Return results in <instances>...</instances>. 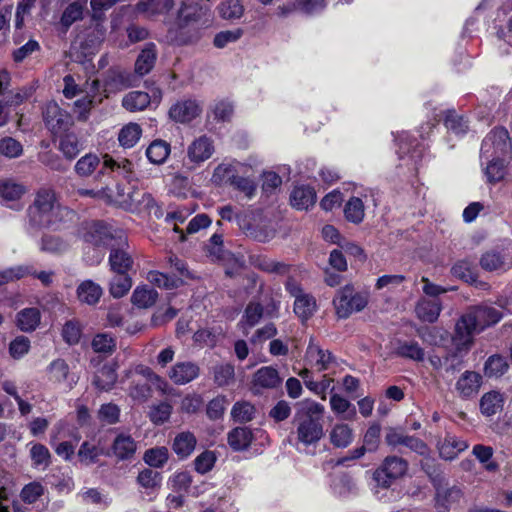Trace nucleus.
<instances>
[{
  "mask_svg": "<svg viewBox=\"0 0 512 512\" xmlns=\"http://www.w3.org/2000/svg\"><path fill=\"white\" fill-rule=\"evenodd\" d=\"M28 215L33 226L58 228L62 223L72 220L74 212L58 202L54 189L41 187L28 209Z\"/></svg>",
  "mask_w": 512,
  "mask_h": 512,
  "instance_id": "obj_1",
  "label": "nucleus"
},
{
  "mask_svg": "<svg viewBox=\"0 0 512 512\" xmlns=\"http://www.w3.org/2000/svg\"><path fill=\"white\" fill-rule=\"evenodd\" d=\"M324 412L325 407L316 401L307 399L299 403L292 421L297 444L314 446L323 438Z\"/></svg>",
  "mask_w": 512,
  "mask_h": 512,
  "instance_id": "obj_2",
  "label": "nucleus"
},
{
  "mask_svg": "<svg viewBox=\"0 0 512 512\" xmlns=\"http://www.w3.org/2000/svg\"><path fill=\"white\" fill-rule=\"evenodd\" d=\"M211 23L208 6L202 5L199 0H182L175 21L177 40L183 44L193 42L199 38V31Z\"/></svg>",
  "mask_w": 512,
  "mask_h": 512,
  "instance_id": "obj_3",
  "label": "nucleus"
},
{
  "mask_svg": "<svg viewBox=\"0 0 512 512\" xmlns=\"http://www.w3.org/2000/svg\"><path fill=\"white\" fill-rule=\"evenodd\" d=\"M367 303V295L356 293L351 285H346L338 290L333 300L336 313L340 318H347L352 313L363 310Z\"/></svg>",
  "mask_w": 512,
  "mask_h": 512,
  "instance_id": "obj_4",
  "label": "nucleus"
},
{
  "mask_svg": "<svg viewBox=\"0 0 512 512\" xmlns=\"http://www.w3.org/2000/svg\"><path fill=\"white\" fill-rule=\"evenodd\" d=\"M408 470V462L398 456H388L373 474L377 487L388 489L392 483L403 477Z\"/></svg>",
  "mask_w": 512,
  "mask_h": 512,
  "instance_id": "obj_5",
  "label": "nucleus"
},
{
  "mask_svg": "<svg viewBox=\"0 0 512 512\" xmlns=\"http://www.w3.org/2000/svg\"><path fill=\"white\" fill-rule=\"evenodd\" d=\"M511 150L509 134L504 128H495L483 140L481 159L506 158Z\"/></svg>",
  "mask_w": 512,
  "mask_h": 512,
  "instance_id": "obj_6",
  "label": "nucleus"
},
{
  "mask_svg": "<svg viewBox=\"0 0 512 512\" xmlns=\"http://www.w3.org/2000/svg\"><path fill=\"white\" fill-rule=\"evenodd\" d=\"M475 319L470 313L463 315L455 326V333L452 338L453 345L458 353L467 351L473 343V336L479 333Z\"/></svg>",
  "mask_w": 512,
  "mask_h": 512,
  "instance_id": "obj_7",
  "label": "nucleus"
},
{
  "mask_svg": "<svg viewBox=\"0 0 512 512\" xmlns=\"http://www.w3.org/2000/svg\"><path fill=\"white\" fill-rule=\"evenodd\" d=\"M215 152L214 141L207 135L195 138L187 147V165L190 168L200 166L212 157Z\"/></svg>",
  "mask_w": 512,
  "mask_h": 512,
  "instance_id": "obj_8",
  "label": "nucleus"
},
{
  "mask_svg": "<svg viewBox=\"0 0 512 512\" xmlns=\"http://www.w3.org/2000/svg\"><path fill=\"white\" fill-rule=\"evenodd\" d=\"M80 233L84 242L95 247L107 245L114 237L111 226L103 221L83 223Z\"/></svg>",
  "mask_w": 512,
  "mask_h": 512,
  "instance_id": "obj_9",
  "label": "nucleus"
},
{
  "mask_svg": "<svg viewBox=\"0 0 512 512\" xmlns=\"http://www.w3.org/2000/svg\"><path fill=\"white\" fill-rule=\"evenodd\" d=\"M202 107L194 99H182L174 103L169 109V117L181 124H186L200 116Z\"/></svg>",
  "mask_w": 512,
  "mask_h": 512,
  "instance_id": "obj_10",
  "label": "nucleus"
},
{
  "mask_svg": "<svg viewBox=\"0 0 512 512\" xmlns=\"http://www.w3.org/2000/svg\"><path fill=\"white\" fill-rule=\"evenodd\" d=\"M287 289L295 298L294 312L302 320L306 321L316 311V300L310 294L304 293L300 287L293 283L287 284Z\"/></svg>",
  "mask_w": 512,
  "mask_h": 512,
  "instance_id": "obj_11",
  "label": "nucleus"
},
{
  "mask_svg": "<svg viewBox=\"0 0 512 512\" xmlns=\"http://www.w3.org/2000/svg\"><path fill=\"white\" fill-rule=\"evenodd\" d=\"M462 497L463 492L459 487L439 484L435 487V509L437 512H449Z\"/></svg>",
  "mask_w": 512,
  "mask_h": 512,
  "instance_id": "obj_12",
  "label": "nucleus"
},
{
  "mask_svg": "<svg viewBox=\"0 0 512 512\" xmlns=\"http://www.w3.org/2000/svg\"><path fill=\"white\" fill-rule=\"evenodd\" d=\"M43 118L47 127L53 132L58 133L67 129L70 125V117L56 102H49L43 110Z\"/></svg>",
  "mask_w": 512,
  "mask_h": 512,
  "instance_id": "obj_13",
  "label": "nucleus"
},
{
  "mask_svg": "<svg viewBox=\"0 0 512 512\" xmlns=\"http://www.w3.org/2000/svg\"><path fill=\"white\" fill-rule=\"evenodd\" d=\"M200 374V367L191 361L175 363L167 372L168 378L176 385H185L196 379Z\"/></svg>",
  "mask_w": 512,
  "mask_h": 512,
  "instance_id": "obj_14",
  "label": "nucleus"
},
{
  "mask_svg": "<svg viewBox=\"0 0 512 512\" xmlns=\"http://www.w3.org/2000/svg\"><path fill=\"white\" fill-rule=\"evenodd\" d=\"M385 442L392 447L404 445L410 450L423 456L426 455L429 451L427 445L421 439L414 436L405 435L396 429H390L386 433Z\"/></svg>",
  "mask_w": 512,
  "mask_h": 512,
  "instance_id": "obj_15",
  "label": "nucleus"
},
{
  "mask_svg": "<svg viewBox=\"0 0 512 512\" xmlns=\"http://www.w3.org/2000/svg\"><path fill=\"white\" fill-rule=\"evenodd\" d=\"M482 377L474 371H465L457 380L455 389L463 399H469L478 394Z\"/></svg>",
  "mask_w": 512,
  "mask_h": 512,
  "instance_id": "obj_16",
  "label": "nucleus"
},
{
  "mask_svg": "<svg viewBox=\"0 0 512 512\" xmlns=\"http://www.w3.org/2000/svg\"><path fill=\"white\" fill-rule=\"evenodd\" d=\"M306 360L317 371H325L329 368L333 357L329 351L321 349L311 338L306 350Z\"/></svg>",
  "mask_w": 512,
  "mask_h": 512,
  "instance_id": "obj_17",
  "label": "nucleus"
},
{
  "mask_svg": "<svg viewBox=\"0 0 512 512\" xmlns=\"http://www.w3.org/2000/svg\"><path fill=\"white\" fill-rule=\"evenodd\" d=\"M252 383L254 388L274 389L280 386L282 378L276 368L264 366L254 373Z\"/></svg>",
  "mask_w": 512,
  "mask_h": 512,
  "instance_id": "obj_18",
  "label": "nucleus"
},
{
  "mask_svg": "<svg viewBox=\"0 0 512 512\" xmlns=\"http://www.w3.org/2000/svg\"><path fill=\"white\" fill-rule=\"evenodd\" d=\"M442 311V303L439 299L421 298L415 306V313L423 322L434 323Z\"/></svg>",
  "mask_w": 512,
  "mask_h": 512,
  "instance_id": "obj_19",
  "label": "nucleus"
},
{
  "mask_svg": "<svg viewBox=\"0 0 512 512\" xmlns=\"http://www.w3.org/2000/svg\"><path fill=\"white\" fill-rule=\"evenodd\" d=\"M77 299L86 305H96L103 295L102 287L92 280L82 281L76 289Z\"/></svg>",
  "mask_w": 512,
  "mask_h": 512,
  "instance_id": "obj_20",
  "label": "nucleus"
},
{
  "mask_svg": "<svg viewBox=\"0 0 512 512\" xmlns=\"http://www.w3.org/2000/svg\"><path fill=\"white\" fill-rule=\"evenodd\" d=\"M49 381L54 383H65L71 389L76 383L73 378L69 379V366L63 359L53 360L47 367Z\"/></svg>",
  "mask_w": 512,
  "mask_h": 512,
  "instance_id": "obj_21",
  "label": "nucleus"
},
{
  "mask_svg": "<svg viewBox=\"0 0 512 512\" xmlns=\"http://www.w3.org/2000/svg\"><path fill=\"white\" fill-rule=\"evenodd\" d=\"M126 209L131 212L150 210L155 202L151 194L139 189H132L127 193V199L124 201Z\"/></svg>",
  "mask_w": 512,
  "mask_h": 512,
  "instance_id": "obj_22",
  "label": "nucleus"
},
{
  "mask_svg": "<svg viewBox=\"0 0 512 512\" xmlns=\"http://www.w3.org/2000/svg\"><path fill=\"white\" fill-rule=\"evenodd\" d=\"M156 59V45L154 43L146 44L136 59L135 73L139 76L148 74L153 69Z\"/></svg>",
  "mask_w": 512,
  "mask_h": 512,
  "instance_id": "obj_23",
  "label": "nucleus"
},
{
  "mask_svg": "<svg viewBox=\"0 0 512 512\" xmlns=\"http://www.w3.org/2000/svg\"><path fill=\"white\" fill-rule=\"evenodd\" d=\"M469 313L475 319L477 329L480 331L489 325L496 324L502 318L499 310L488 306L477 307Z\"/></svg>",
  "mask_w": 512,
  "mask_h": 512,
  "instance_id": "obj_24",
  "label": "nucleus"
},
{
  "mask_svg": "<svg viewBox=\"0 0 512 512\" xmlns=\"http://www.w3.org/2000/svg\"><path fill=\"white\" fill-rule=\"evenodd\" d=\"M291 205L298 210H307L316 201V194L309 186L295 187L290 196Z\"/></svg>",
  "mask_w": 512,
  "mask_h": 512,
  "instance_id": "obj_25",
  "label": "nucleus"
},
{
  "mask_svg": "<svg viewBox=\"0 0 512 512\" xmlns=\"http://www.w3.org/2000/svg\"><path fill=\"white\" fill-rule=\"evenodd\" d=\"M227 440L234 451H242L250 446L253 432L248 427H236L228 433Z\"/></svg>",
  "mask_w": 512,
  "mask_h": 512,
  "instance_id": "obj_26",
  "label": "nucleus"
},
{
  "mask_svg": "<svg viewBox=\"0 0 512 512\" xmlns=\"http://www.w3.org/2000/svg\"><path fill=\"white\" fill-rule=\"evenodd\" d=\"M467 447L468 444L464 440L458 439L452 435H447L444 440L439 443L438 448L442 458L452 460Z\"/></svg>",
  "mask_w": 512,
  "mask_h": 512,
  "instance_id": "obj_27",
  "label": "nucleus"
},
{
  "mask_svg": "<svg viewBox=\"0 0 512 512\" xmlns=\"http://www.w3.org/2000/svg\"><path fill=\"white\" fill-rule=\"evenodd\" d=\"M136 442L130 435H118L112 445L114 455L120 460L131 458L136 451Z\"/></svg>",
  "mask_w": 512,
  "mask_h": 512,
  "instance_id": "obj_28",
  "label": "nucleus"
},
{
  "mask_svg": "<svg viewBox=\"0 0 512 512\" xmlns=\"http://www.w3.org/2000/svg\"><path fill=\"white\" fill-rule=\"evenodd\" d=\"M197 440L193 433L181 432L174 438L173 451L180 458L188 457L195 449Z\"/></svg>",
  "mask_w": 512,
  "mask_h": 512,
  "instance_id": "obj_29",
  "label": "nucleus"
},
{
  "mask_svg": "<svg viewBox=\"0 0 512 512\" xmlns=\"http://www.w3.org/2000/svg\"><path fill=\"white\" fill-rule=\"evenodd\" d=\"M133 264L131 256L122 248H113L109 255V265L114 273H127Z\"/></svg>",
  "mask_w": 512,
  "mask_h": 512,
  "instance_id": "obj_30",
  "label": "nucleus"
},
{
  "mask_svg": "<svg viewBox=\"0 0 512 512\" xmlns=\"http://www.w3.org/2000/svg\"><path fill=\"white\" fill-rule=\"evenodd\" d=\"M41 314L37 308H25L18 312L16 323L24 332L34 331L40 324Z\"/></svg>",
  "mask_w": 512,
  "mask_h": 512,
  "instance_id": "obj_31",
  "label": "nucleus"
},
{
  "mask_svg": "<svg viewBox=\"0 0 512 512\" xmlns=\"http://www.w3.org/2000/svg\"><path fill=\"white\" fill-rule=\"evenodd\" d=\"M504 398L500 392L490 391L485 393L480 400V410L485 416H493L502 410Z\"/></svg>",
  "mask_w": 512,
  "mask_h": 512,
  "instance_id": "obj_32",
  "label": "nucleus"
},
{
  "mask_svg": "<svg viewBox=\"0 0 512 512\" xmlns=\"http://www.w3.org/2000/svg\"><path fill=\"white\" fill-rule=\"evenodd\" d=\"M331 444L336 448H345L353 441V431L347 424H335L329 432Z\"/></svg>",
  "mask_w": 512,
  "mask_h": 512,
  "instance_id": "obj_33",
  "label": "nucleus"
},
{
  "mask_svg": "<svg viewBox=\"0 0 512 512\" xmlns=\"http://www.w3.org/2000/svg\"><path fill=\"white\" fill-rule=\"evenodd\" d=\"M150 102V95L143 91L129 92L122 99L123 107L130 112L142 111L148 107Z\"/></svg>",
  "mask_w": 512,
  "mask_h": 512,
  "instance_id": "obj_34",
  "label": "nucleus"
},
{
  "mask_svg": "<svg viewBox=\"0 0 512 512\" xmlns=\"http://www.w3.org/2000/svg\"><path fill=\"white\" fill-rule=\"evenodd\" d=\"M171 149L169 143L164 140H154L146 149L148 160L156 165L163 164L170 155Z\"/></svg>",
  "mask_w": 512,
  "mask_h": 512,
  "instance_id": "obj_35",
  "label": "nucleus"
},
{
  "mask_svg": "<svg viewBox=\"0 0 512 512\" xmlns=\"http://www.w3.org/2000/svg\"><path fill=\"white\" fill-rule=\"evenodd\" d=\"M174 6V0H140L137 3V11L148 15L163 14Z\"/></svg>",
  "mask_w": 512,
  "mask_h": 512,
  "instance_id": "obj_36",
  "label": "nucleus"
},
{
  "mask_svg": "<svg viewBox=\"0 0 512 512\" xmlns=\"http://www.w3.org/2000/svg\"><path fill=\"white\" fill-rule=\"evenodd\" d=\"M117 381L116 370L110 365H104L94 376L93 384L100 390H110Z\"/></svg>",
  "mask_w": 512,
  "mask_h": 512,
  "instance_id": "obj_37",
  "label": "nucleus"
},
{
  "mask_svg": "<svg viewBox=\"0 0 512 512\" xmlns=\"http://www.w3.org/2000/svg\"><path fill=\"white\" fill-rule=\"evenodd\" d=\"M331 410L340 415L343 420H351L356 415L355 407L344 397L333 394L330 397Z\"/></svg>",
  "mask_w": 512,
  "mask_h": 512,
  "instance_id": "obj_38",
  "label": "nucleus"
},
{
  "mask_svg": "<svg viewBox=\"0 0 512 512\" xmlns=\"http://www.w3.org/2000/svg\"><path fill=\"white\" fill-rule=\"evenodd\" d=\"M263 316V307L259 303H249L245 309L244 315L239 322L245 334H248V329L254 327Z\"/></svg>",
  "mask_w": 512,
  "mask_h": 512,
  "instance_id": "obj_39",
  "label": "nucleus"
},
{
  "mask_svg": "<svg viewBox=\"0 0 512 512\" xmlns=\"http://www.w3.org/2000/svg\"><path fill=\"white\" fill-rule=\"evenodd\" d=\"M158 293L146 286L137 287L132 294V303L139 308H149L155 304Z\"/></svg>",
  "mask_w": 512,
  "mask_h": 512,
  "instance_id": "obj_40",
  "label": "nucleus"
},
{
  "mask_svg": "<svg viewBox=\"0 0 512 512\" xmlns=\"http://www.w3.org/2000/svg\"><path fill=\"white\" fill-rule=\"evenodd\" d=\"M86 1H75L70 3L62 13L60 23L67 30L74 22L81 20Z\"/></svg>",
  "mask_w": 512,
  "mask_h": 512,
  "instance_id": "obj_41",
  "label": "nucleus"
},
{
  "mask_svg": "<svg viewBox=\"0 0 512 512\" xmlns=\"http://www.w3.org/2000/svg\"><path fill=\"white\" fill-rule=\"evenodd\" d=\"M142 129L137 123H129L125 125L118 134V141L124 148L133 147L139 140Z\"/></svg>",
  "mask_w": 512,
  "mask_h": 512,
  "instance_id": "obj_42",
  "label": "nucleus"
},
{
  "mask_svg": "<svg viewBox=\"0 0 512 512\" xmlns=\"http://www.w3.org/2000/svg\"><path fill=\"white\" fill-rule=\"evenodd\" d=\"M69 243L56 235H44L41 238L40 250L51 254H61L69 249Z\"/></svg>",
  "mask_w": 512,
  "mask_h": 512,
  "instance_id": "obj_43",
  "label": "nucleus"
},
{
  "mask_svg": "<svg viewBox=\"0 0 512 512\" xmlns=\"http://www.w3.org/2000/svg\"><path fill=\"white\" fill-rule=\"evenodd\" d=\"M136 481L140 487L151 493L160 488L162 476L159 472L146 468L139 472Z\"/></svg>",
  "mask_w": 512,
  "mask_h": 512,
  "instance_id": "obj_44",
  "label": "nucleus"
},
{
  "mask_svg": "<svg viewBox=\"0 0 512 512\" xmlns=\"http://www.w3.org/2000/svg\"><path fill=\"white\" fill-rule=\"evenodd\" d=\"M132 280L127 273H115L110 280L109 291L114 298H121L130 290Z\"/></svg>",
  "mask_w": 512,
  "mask_h": 512,
  "instance_id": "obj_45",
  "label": "nucleus"
},
{
  "mask_svg": "<svg viewBox=\"0 0 512 512\" xmlns=\"http://www.w3.org/2000/svg\"><path fill=\"white\" fill-rule=\"evenodd\" d=\"M58 149L68 160H73L82 150L79 139L74 134H66L59 140Z\"/></svg>",
  "mask_w": 512,
  "mask_h": 512,
  "instance_id": "obj_46",
  "label": "nucleus"
},
{
  "mask_svg": "<svg viewBox=\"0 0 512 512\" xmlns=\"http://www.w3.org/2000/svg\"><path fill=\"white\" fill-rule=\"evenodd\" d=\"M344 215L349 222L361 223L365 216L363 201L358 197H352L345 205Z\"/></svg>",
  "mask_w": 512,
  "mask_h": 512,
  "instance_id": "obj_47",
  "label": "nucleus"
},
{
  "mask_svg": "<svg viewBox=\"0 0 512 512\" xmlns=\"http://www.w3.org/2000/svg\"><path fill=\"white\" fill-rule=\"evenodd\" d=\"M214 382L219 387L229 386L234 382L235 370L230 363L219 364L213 367Z\"/></svg>",
  "mask_w": 512,
  "mask_h": 512,
  "instance_id": "obj_48",
  "label": "nucleus"
},
{
  "mask_svg": "<svg viewBox=\"0 0 512 512\" xmlns=\"http://www.w3.org/2000/svg\"><path fill=\"white\" fill-rule=\"evenodd\" d=\"M26 192L22 184L12 180H6L0 183V196L4 201L15 202L19 200Z\"/></svg>",
  "mask_w": 512,
  "mask_h": 512,
  "instance_id": "obj_49",
  "label": "nucleus"
},
{
  "mask_svg": "<svg viewBox=\"0 0 512 512\" xmlns=\"http://www.w3.org/2000/svg\"><path fill=\"white\" fill-rule=\"evenodd\" d=\"M100 164V159L96 154H86L75 164V172L80 177L90 176Z\"/></svg>",
  "mask_w": 512,
  "mask_h": 512,
  "instance_id": "obj_50",
  "label": "nucleus"
},
{
  "mask_svg": "<svg viewBox=\"0 0 512 512\" xmlns=\"http://www.w3.org/2000/svg\"><path fill=\"white\" fill-rule=\"evenodd\" d=\"M397 355L414 361H422L424 359V350L416 341L401 342L397 349Z\"/></svg>",
  "mask_w": 512,
  "mask_h": 512,
  "instance_id": "obj_51",
  "label": "nucleus"
},
{
  "mask_svg": "<svg viewBox=\"0 0 512 512\" xmlns=\"http://www.w3.org/2000/svg\"><path fill=\"white\" fill-rule=\"evenodd\" d=\"M508 367V363L503 356L492 355L487 359L484 370L486 376L498 378L506 373Z\"/></svg>",
  "mask_w": 512,
  "mask_h": 512,
  "instance_id": "obj_52",
  "label": "nucleus"
},
{
  "mask_svg": "<svg viewBox=\"0 0 512 512\" xmlns=\"http://www.w3.org/2000/svg\"><path fill=\"white\" fill-rule=\"evenodd\" d=\"M103 166L118 173V175L129 178L133 173V164L128 159L115 160L109 155L104 156Z\"/></svg>",
  "mask_w": 512,
  "mask_h": 512,
  "instance_id": "obj_53",
  "label": "nucleus"
},
{
  "mask_svg": "<svg viewBox=\"0 0 512 512\" xmlns=\"http://www.w3.org/2000/svg\"><path fill=\"white\" fill-rule=\"evenodd\" d=\"M30 457L34 467L45 469L50 464L51 454L43 444L33 443L30 448Z\"/></svg>",
  "mask_w": 512,
  "mask_h": 512,
  "instance_id": "obj_54",
  "label": "nucleus"
},
{
  "mask_svg": "<svg viewBox=\"0 0 512 512\" xmlns=\"http://www.w3.org/2000/svg\"><path fill=\"white\" fill-rule=\"evenodd\" d=\"M480 265L487 271L505 270L507 266L504 257L495 251L484 253L480 259Z\"/></svg>",
  "mask_w": 512,
  "mask_h": 512,
  "instance_id": "obj_55",
  "label": "nucleus"
},
{
  "mask_svg": "<svg viewBox=\"0 0 512 512\" xmlns=\"http://www.w3.org/2000/svg\"><path fill=\"white\" fill-rule=\"evenodd\" d=\"M219 14L224 19H238L243 15L244 8L239 0H224L218 6Z\"/></svg>",
  "mask_w": 512,
  "mask_h": 512,
  "instance_id": "obj_56",
  "label": "nucleus"
},
{
  "mask_svg": "<svg viewBox=\"0 0 512 512\" xmlns=\"http://www.w3.org/2000/svg\"><path fill=\"white\" fill-rule=\"evenodd\" d=\"M237 169L235 164L221 163L212 175V180L216 184L231 183L236 177Z\"/></svg>",
  "mask_w": 512,
  "mask_h": 512,
  "instance_id": "obj_57",
  "label": "nucleus"
},
{
  "mask_svg": "<svg viewBox=\"0 0 512 512\" xmlns=\"http://www.w3.org/2000/svg\"><path fill=\"white\" fill-rule=\"evenodd\" d=\"M92 348L97 353L112 354L116 349V340L110 334L100 333L93 338Z\"/></svg>",
  "mask_w": 512,
  "mask_h": 512,
  "instance_id": "obj_58",
  "label": "nucleus"
},
{
  "mask_svg": "<svg viewBox=\"0 0 512 512\" xmlns=\"http://www.w3.org/2000/svg\"><path fill=\"white\" fill-rule=\"evenodd\" d=\"M168 449L166 447H156L145 452L143 460L151 467L160 468L168 461Z\"/></svg>",
  "mask_w": 512,
  "mask_h": 512,
  "instance_id": "obj_59",
  "label": "nucleus"
},
{
  "mask_svg": "<svg viewBox=\"0 0 512 512\" xmlns=\"http://www.w3.org/2000/svg\"><path fill=\"white\" fill-rule=\"evenodd\" d=\"M446 128L457 136L464 135L468 130L467 121L456 114L454 111H449L445 118Z\"/></svg>",
  "mask_w": 512,
  "mask_h": 512,
  "instance_id": "obj_60",
  "label": "nucleus"
},
{
  "mask_svg": "<svg viewBox=\"0 0 512 512\" xmlns=\"http://www.w3.org/2000/svg\"><path fill=\"white\" fill-rule=\"evenodd\" d=\"M255 408L249 402H237L234 404L231 415L236 422L244 423L253 419Z\"/></svg>",
  "mask_w": 512,
  "mask_h": 512,
  "instance_id": "obj_61",
  "label": "nucleus"
},
{
  "mask_svg": "<svg viewBox=\"0 0 512 512\" xmlns=\"http://www.w3.org/2000/svg\"><path fill=\"white\" fill-rule=\"evenodd\" d=\"M23 153L22 144L12 137H4L0 140V154L7 158H17Z\"/></svg>",
  "mask_w": 512,
  "mask_h": 512,
  "instance_id": "obj_62",
  "label": "nucleus"
},
{
  "mask_svg": "<svg viewBox=\"0 0 512 512\" xmlns=\"http://www.w3.org/2000/svg\"><path fill=\"white\" fill-rule=\"evenodd\" d=\"M31 273L27 265H19L0 271V286L8 282L19 280Z\"/></svg>",
  "mask_w": 512,
  "mask_h": 512,
  "instance_id": "obj_63",
  "label": "nucleus"
},
{
  "mask_svg": "<svg viewBox=\"0 0 512 512\" xmlns=\"http://www.w3.org/2000/svg\"><path fill=\"white\" fill-rule=\"evenodd\" d=\"M77 455L81 463L91 465L97 462L100 451L97 446L85 441L81 444Z\"/></svg>",
  "mask_w": 512,
  "mask_h": 512,
  "instance_id": "obj_64",
  "label": "nucleus"
}]
</instances>
